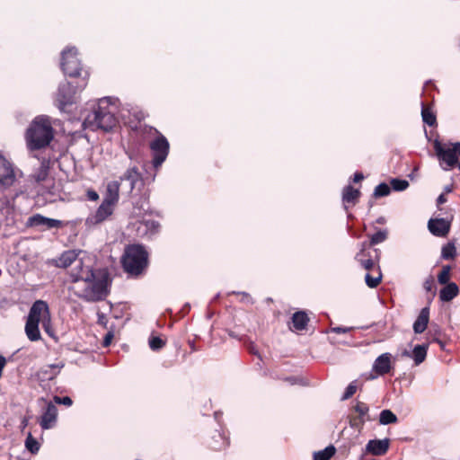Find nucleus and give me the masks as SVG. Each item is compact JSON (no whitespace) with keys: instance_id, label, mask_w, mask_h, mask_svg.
I'll list each match as a JSON object with an SVG mask.
<instances>
[{"instance_id":"obj_32","label":"nucleus","mask_w":460,"mask_h":460,"mask_svg":"<svg viewBox=\"0 0 460 460\" xmlns=\"http://www.w3.org/2000/svg\"><path fill=\"white\" fill-rule=\"evenodd\" d=\"M450 271L451 267L449 265H445L442 267L441 271L438 275V281L441 285H447L449 282L450 279Z\"/></svg>"},{"instance_id":"obj_17","label":"nucleus","mask_w":460,"mask_h":460,"mask_svg":"<svg viewBox=\"0 0 460 460\" xmlns=\"http://www.w3.org/2000/svg\"><path fill=\"white\" fill-rule=\"evenodd\" d=\"M57 415H58V409L57 407L49 402L48 403L46 410L44 413L41 416L40 424L43 429H51L56 420H57Z\"/></svg>"},{"instance_id":"obj_48","label":"nucleus","mask_w":460,"mask_h":460,"mask_svg":"<svg viewBox=\"0 0 460 460\" xmlns=\"http://www.w3.org/2000/svg\"><path fill=\"white\" fill-rule=\"evenodd\" d=\"M218 437H220V438H222L223 443H222V445H221V446H219V447H215V449H217V450H220V449H222V448L226 447L228 445V441H227V439H226L223 435L218 434Z\"/></svg>"},{"instance_id":"obj_44","label":"nucleus","mask_w":460,"mask_h":460,"mask_svg":"<svg viewBox=\"0 0 460 460\" xmlns=\"http://www.w3.org/2000/svg\"><path fill=\"white\" fill-rule=\"evenodd\" d=\"M361 265L364 267V269L370 270L374 268V261L371 259L361 261Z\"/></svg>"},{"instance_id":"obj_16","label":"nucleus","mask_w":460,"mask_h":460,"mask_svg":"<svg viewBox=\"0 0 460 460\" xmlns=\"http://www.w3.org/2000/svg\"><path fill=\"white\" fill-rule=\"evenodd\" d=\"M389 445L390 440L388 438L371 439L367 442L366 450L373 456H382L387 452Z\"/></svg>"},{"instance_id":"obj_55","label":"nucleus","mask_w":460,"mask_h":460,"mask_svg":"<svg viewBox=\"0 0 460 460\" xmlns=\"http://www.w3.org/2000/svg\"><path fill=\"white\" fill-rule=\"evenodd\" d=\"M22 427H23V428H24V427H26V426H27V424H28V420H27L26 418H24V419L22 420Z\"/></svg>"},{"instance_id":"obj_18","label":"nucleus","mask_w":460,"mask_h":460,"mask_svg":"<svg viewBox=\"0 0 460 460\" xmlns=\"http://www.w3.org/2000/svg\"><path fill=\"white\" fill-rule=\"evenodd\" d=\"M119 181H112L108 182L103 200L117 205L119 199Z\"/></svg>"},{"instance_id":"obj_49","label":"nucleus","mask_w":460,"mask_h":460,"mask_svg":"<svg viewBox=\"0 0 460 460\" xmlns=\"http://www.w3.org/2000/svg\"><path fill=\"white\" fill-rule=\"evenodd\" d=\"M363 179H364V175L361 172H356L354 174L353 181L354 182H358V181H360Z\"/></svg>"},{"instance_id":"obj_1","label":"nucleus","mask_w":460,"mask_h":460,"mask_svg":"<svg viewBox=\"0 0 460 460\" xmlns=\"http://www.w3.org/2000/svg\"><path fill=\"white\" fill-rule=\"evenodd\" d=\"M75 294L88 302L102 300L108 295L109 276L105 270H93L80 259L70 271Z\"/></svg>"},{"instance_id":"obj_41","label":"nucleus","mask_w":460,"mask_h":460,"mask_svg":"<svg viewBox=\"0 0 460 460\" xmlns=\"http://www.w3.org/2000/svg\"><path fill=\"white\" fill-rule=\"evenodd\" d=\"M54 400L57 403L64 404L66 406H71L73 403L72 399L68 396H64V397L55 396Z\"/></svg>"},{"instance_id":"obj_19","label":"nucleus","mask_w":460,"mask_h":460,"mask_svg":"<svg viewBox=\"0 0 460 460\" xmlns=\"http://www.w3.org/2000/svg\"><path fill=\"white\" fill-rule=\"evenodd\" d=\"M429 307H424L421 309L418 318L413 323V331L415 333H422L429 323Z\"/></svg>"},{"instance_id":"obj_25","label":"nucleus","mask_w":460,"mask_h":460,"mask_svg":"<svg viewBox=\"0 0 460 460\" xmlns=\"http://www.w3.org/2000/svg\"><path fill=\"white\" fill-rule=\"evenodd\" d=\"M427 351H428V345L421 344V345H416L412 349V359L414 360V363L416 366L421 364L426 357H427Z\"/></svg>"},{"instance_id":"obj_10","label":"nucleus","mask_w":460,"mask_h":460,"mask_svg":"<svg viewBox=\"0 0 460 460\" xmlns=\"http://www.w3.org/2000/svg\"><path fill=\"white\" fill-rule=\"evenodd\" d=\"M115 207V205L102 199V202L94 214H92L87 217L86 224L98 225L102 223L113 214Z\"/></svg>"},{"instance_id":"obj_26","label":"nucleus","mask_w":460,"mask_h":460,"mask_svg":"<svg viewBox=\"0 0 460 460\" xmlns=\"http://www.w3.org/2000/svg\"><path fill=\"white\" fill-rule=\"evenodd\" d=\"M308 320L305 313L296 312L293 314L292 323L295 329L301 331L306 327Z\"/></svg>"},{"instance_id":"obj_7","label":"nucleus","mask_w":460,"mask_h":460,"mask_svg":"<svg viewBox=\"0 0 460 460\" xmlns=\"http://www.w3.org/2000/svg\"><path fill=\"white\" fill-rule=\"evenodd\" d=\"M61 68L64 74L70 77L80 75L82 66L77 58V50L75 48H67L62 51Z\"/></svg>"},{"instance_id":"obj_29","label":"nucleus","mask_w":460,"mask_h":460,"mask_svg":"<svg viewBox=\"0 0 460 460\" xmlns=\"http://www.w3.org/2000/svg\"><path fill=\"white\" fill-rule=\"evenodd\" d=\"M336 449L333 446H329L323 450L315 452L314 454V460H330V458L335 454Z\"/></svg>"},{"instance_id":"obj_30","label":"nucleus","mask_w":460,"mask_h":460,"mask_svg":"<svg viewBox=\"0 0 460 460\" xmlns=\"http://www.w3.org/2000/svg\"><path fill=\"white\" fill-rule=\"evenodd\" d=\"M25 447L31 454H37L40 450V443L32 437L31 432L28 433L26 438Z\"/></svg>"},{"instance_id":"obj_27","label":"nucleus","mask_w":460,"mask_h":460,"mask_svg":"<svg viewBox=\"0 0 460 460\" xmlns=\"http://www.w3.org/2000/svg\"><path fill=\"white\" fill-rule=\"evenodd\" d=\"M360 192L358 190L347 186L342 192V199L345 203H355L358 199Z\"/></svg>"},{"instance_id":"obj_12","label":"nucleus","mask_w":460,"mask_h":460,"mask_svg":"<svg viewBox=\"0 0 460 460\" xmlns=\"http://www.w3.org/2000/svg\"><path fill=\"white\" fill-rule=\"evenodd\" d=\"M50 315L48 304L43 300H37L33 303L30 309L28 319L37 322V323H42L44 319Z\"/></svg>"},{"instance_id":"obj_39","label":"nucleus","mask_w":460,"mask_h":460,"mask_svg":"<svg viewBox=\"0 0 460 460\" xmlns=\"http://www.w3.org/2000/svg\"><path fill=\"white\" fill-rule=\"evenodd\" d=\"M164 341L159 337H152L149 340V347L152 350H158L164 346Z\"/></svg>"},{"instance_id":"obj_23","label":"nucleus","mask_w":460,"mask_h":460,"mask_svg":"<svg viewBox=\"0 0 460 460\" xmlns=\"http://www.w3.org/2000/svg\"><path fill=\"white\" fill-rule=\"evenodd\" d=\"M39 324L37 322L27 318L25 324V333L31 341H37L41 339Z\"/></svg>"},{"instance_id":"obj_22","label":"nucleus","mask_w":460,"mask_h":460,"mask_svg":"<svg viewBox=\"0 0 460 460\" xmlns=\"http://www.w3.org/2000/svg\"><path fill=\"white\" fill-rule=\"evenodd\" d=\"M141 180L140 173L137 167L128 168L124 174L120 177V181H126L129 184V191H132L136 183Z\"/></svg>"},{"instance_id":"obj_28","label":"nucleus","mask_w":460,"mask_h":460,"mask_svg":"<svg viewBox=\"0 0 460 460\" xmlns=\"http://www.w3.org/2000/svg\"><path fill=\"white\" fill-rule=\"evenodd\" d=\"M379 422L382 425H388L397 422L396 415L390 410H383L379 415Z\"/></svg>"},{"instance_id":"obj_50","label":"nucleus","mask_w":460,"mask_h":460,"mask_svg":"<svg viewBox=\"0 0 460 460\" xmlns=\"http://www.w3.org/2000/svg\"><path fill=\"white\" fill-rule=\"evenodd\" d=\"M241 294H242V296H243L242 300H243V302H246V303H252V297L250 296V295H249V294H247V293H241Z\"/></svg>"},{"instance_id":"obj_9","label":"nucleus","mask_w":460,"mask_h":460,"mask_svg":"<svg viewBox=\"0 0 460 460\" xmlns=\"http://www.w3.org/2000/svg\"><path fill=\"white\" fill-rule=\"evenodd\" d=\"M153 153V165L158 168L165 161L169 153V143L164 136L157 137L150 143Z\"/></svg>"},{"instance_id":"obj_47","label":"nucleus","mask_w":460,"mask_h":460,"mask_svg":"<svg viewBox=\"0 0 460 460\" xmlns=\"http://www.w3.org/2000/svg\"><path fill=\"white\" fill-rule=\"evenodd\" d=\"M112 339H113V333H112L111 332H109L105 335V337H104V340H103V346H104V347H108V346L111 344V342Z\"/></svg>"},{"instance_id":"obj_60","label":"nucleus","mask_w":460,"mask_h":460,"mask_svg":"<svg viewBox=\"0 0 460 460\" xmlns=\"http://www.w3.org/2000/svg\"><path fill=\"white\" fill-rule=\"evenodd\" d=\"M458 168H459V170H460V163L458 164Z\"/></svg>"},{"instance_id":"obj_21","label":"nucleus","mask_w":460,"mask_h":460,"mask_svg":"<svg viewBox=\"0 0 460 460\" xmlns=\"http://www.w3.org/2000/svg\"><path fill=\"white\" fill-rule=\"evenodd\" d=\"M459 294V288L455 282H450L440 290L439 298L442 302H449Z\"/></svg>"},{"instance_id":"obj_46","label":"nucleus","mask_w":460,"mask_h":460,"mask_svg":"<svg viewBox=\"0 0 460 460\" xmlns=\"http://www.w3.org/2000/svg\"><path fill=\"white\" fill-rule=\"evenodd\" d=\"M351 328L349 327H333L332 328V332L335 333H346L349 332Z\"/></svg>"},{"instance_id":"obj_59","label":"nucleus","mask_w":460,"mask_h":460,"mask_svg":"<svg viewBox=\"0 0 460 460\" xmlns=\"http://www.w3.org/2000/svg\"><path fill=\"white\" fill-rule=\"evenodd\" d=\"M215 418L217 419L218 418V412H215Z\"/></svg>"},{"instance_id":"obj_8","label":"nucleus","mask_w":460,"mask_h":460,"mask_svg":"<svg viewBox=\"0 0 460 460\" xmlns=\"http://www.w3.org/2000/svg\"><path fill=\"white\" fill-rule=\"evenodd\" d=\"M17 172L13 164L0 155V190H5L14 184Z\"/></svg>"},{"instance_id":"obj_33","label":"nucleus","mask_w":460,"mask_h":460,"mask_svg":"<svg viewBox=\"0 0 460 460\" xmlns=\"http://www.w3.org/2000/svg\"><path fill=\"white\" fill-rule=\"evenodd\" d=\"M382 279V273L379 269H377V275L376 277H372L369 273H367L365 276V281L367 287L374 288H376Z\"/></svg>"},{"instance_id":"obj_40","label":"nucleus","mask_w":460,"mask_h":460,"mask_svg":"<svg viewBox=\"0 0 460 460\" xmlns=\"http://www.w3.org/2000/svg\"><path fill=\"white\" fill-rule=\"evenodd\" d=\"M357 391V386L355 382L350 383L345 390L344 394L341 397V400H347L350 398Z\"/></svg>"},{"instance_id":"obj_53","label":"nucleus","mask_w":460,"mask_h":460,"mask_svg":"<svg viewBox=\"0 0 460 460\" xmlns=\"http://www.w3.org/2000/svg\"><path fill=\"white\" fill-rule=\"evenodd\" d=\"M402 356L412 358V351L409 352L408 350H404L402 351Z\"/></svg>"},{"instance_id":"obj_45","label":"nucleus","mask_w":460,"mask_h":460,"mask_svg":"<svg viewBox=\"0 0 460 460\" xmlns=\"http://www.w3.org/2000/svg\"><path fill=\"white\" fill-rule=\"evenodd\" d=\"M87 198L89 200L96 201L99 199V194L95 190H90L87 191Z\"/></svg>"},{"instance_id":"obj_36","label":"nucleus","mask_w":460,"mask_h":460,"mask_svg":"<svg viewBox=\"0 0 460 460\" xmlns=\"http://www.w3.org/2000/svg\"><path fill=\"white\" fill-rule=\"evenodd\" d=\"M390 191H391L390 187L386 183L383 182V183L378 184L375 188L374 196L377 197V198L385 197V196L389 195Z\"/></svg>"},{"instance_id":"obj_13","label":"nucleus","mask_w":460,"mask_h":460,"mask_svg":"<svg viewBox=\"0 0 460 460\" xmlns=\"http://www.w3.org/2000/svg\"><path fill=\"white\" fill-rule=\"evenodd\" d=\"M27 224L32 227L41 226L43 229H51L60 227L62 226V221L49 218L40 214H36L29 217Z\"/></svg>"},{"instance_id":"obj_14","label":"nucleus","mask_w":460,"mask_h":460,"mask_svg":"<svg viewBox=\"0 0 460 460\" xmlns=\"http://www.w3.org/2000/svg\"><path fill=\"white\" fill-rule=\"evenodd\" d=\"M428 228L433 235L443 237L450 230V222L446 218H430L428 222Z\"/></svg>"},{"instance_id":"obj_38","label":"nucleus","mask_w":460,"mask_h":460,"mask_svg":"<svg viewBox=\"0 0 460 460\" xmlns=\"http://www.w3.org/2000/svg\"><path fill=\"white\" fill-rule=\"evenodd\" d=\"M387 237V232L385 230H380L371 236V244H378L383 243Z\"/></svg>"},{"instance_id":"obj_52","label":"nucleus","mask_w":460,"mask_h":460,"mask_svg":"<svg viewBox=\"0 0 460 460\" xmlns=\"http://www.w3.org/2000/svg\"><path fill=\"white\" fill-rule=\"evenodd\" d=\"M146 226L147 227H152V228H156V227H158V224L155 223V221H147L146 222Z\"/></svg>"},{"instance_id":"obj_11","label":"nucleus","mask_w":460,"mask_h":460,"mask_svg":"<svg viewBox=\"0 0 460 460\" xmlns=\"http://www.w3.org/2000/svg\"><path fill=\"white\" fill-rule=\"evenodd\" d=\"M353 411L358 414V417L350 420V426L361 429L365 422L370 421L369 407L367 403L358 401L353 406Z\"/></svg>"},{"instance_id":"obj_51","label":"nucleus","mask_w":460,"mask_h":460,"mask_svg":"<svg viewBox=\"0 0 460 460\" xmlns=\"http://www.w3.org/2000/svg\"><path fill=\"white\" fill-rule=\"evenodd\" d=\"M447 201V199L445 197L444 194H440L438 197V199H437V202L438 204H443Z\"/></svg>"},{"instance_id":"obj_37","label":"nucleus","mask_w":460,"mask_h":460,"mask_svg":"<svg viewBox=\"0 0 460 460\" xmlns=\"http://www.w3.org/2000/svg\"><path fill=\"white\" fill-rule=\"evenodd\" d=\"M48 174V167L41 165L33 174V178L37 182H41L47 179Z\"/></svg>"},{"instance_id":"obj_57","label":"nucleus","mask_w":460,"mask_h":460,"mask_svg":"<svg viewBox=\"0 0 460 460\" xmlns=\"http://www.w3.org/2000/svg\"><path fill=\"white\" fill-rule=\"evenodd\" d=\"M103 318H104L103 315H99V323H102L103 322Z\"/></svg>"},{"instance_id":"obj_31","label":"nucleus","mask_w":460,"mask_h":460,"mask_svg":"<svg viewBox=\"0 0 460 460\" xmlns=\"http://www.w3.org/2000/svg\"><path fill=\"white\" fill-rule=\"evenodd\" d=\"M456 255V248L454 243H448L442 247L441 256L445 260L454 259Z\"/></svg>"},{"instance_id":"obj_34","label":"nucleus","mask_w":460,"mask_h":460,"mask_svg":"<svg viewBox=\"0 0 460 460\" xmlns=\"http://www.w3.org/2000/svg\"><path fill=\"white\" fill-rule=\"evenodd\" d=\"M421 117L424 123H426L429 126H433L436 123V116L433 114L431 111L425 108L424 106L422 107L421 110Z\"/></svg>"},{"instance_id":"obj_5","label":"nucleus","mask_w":460,"mask_h":460,"mask_svg":"<svg viewBox=\"0 0 460 460\" xmlns=\"http://www.w3.org/2000/svg\"><path fill=\"white\" fill-rule=\"evenodd\" d=\"M434 149L443 170L448 171L457 164V155H460V142L443 145L438 140H435Z\"/></svg>"},{"instance_id":"obj_15","label":"nucleus","mask_w":460,"mask_h":460,"mask_svg":"<svg viewBox=\"0 0 460 460\" xmlns=\"http://www.w3.org/2000/svg\"><path fill=\"white\" fill-rule=\"evenodd\" d=\"M392 368V355L388 352L378 356L373 363L372 370L379 376H384L390 372Z\"/></svg>"},{"instance_id":"obj_43","label":"nucleus","mask_w":460,"mask_h":460,"mask_svg":"<svg viewBox=\"0 0 460 460\" xmlns=\"http://www.w3.org/2000/svg\"><path fill=\"white\" fill-rule=\"evenodd\" d=\"M434 279L432 277H429V279H427L424 282V288L428 291V292H431L433 291L434 289Z\"/></svg>"},{"instance_id":"obj_3","label":"nucleus","mask_w":460,"mask_h":460,"mask_svg":"<svg viewBox=\"0 0 460 460\" xmlns=\"http://www.w3.org/2000/svg\"><path fill=\"white\" fill-rule=\"evenodd\" d=\"M54 137V130L48 116L36 117L29 126L25 139L31 150H39L48 146Z\"/></svg>"},{"instance_id":"obj_58","label":"nucleus","mask_w":460,"mask_h":460,"mask_svg":"<svg viewBox=\"0 0 460 460\" xmlns=\"http://www.w3.org/2000/svg\"><path fill=\"white\" fill-rule=\"evenodd\" d=\"M446 190H447V192H449V191H451V189H450L449 187H447V188H446Z\"/></svg>"},{"instance_id":"obj_24","label":"nucleus","mask_w":460,"mask_h":460,"mask_svg":"<svg viewBox=\"0 0 460 460\" xmlns=\"http://www.w3.org/2000/svg\"><path fill=\"white\" fill-rule=\"evenodd\" d=\"M63 367V364H51L43 367L40 370L41 377L47 380H52L58 375Z\"/></svg>"},{"instance_id":"obj_56","label":"nucleus","mask_w":460,"mask_h":460,"mask_svg":"<svg viewBox=\"0 0 460 460\" xmlns=\"http://www.w3.org/2000/svg\"><path fill=\"white\" fill-rule=\"evenodd\" d=\"M377 223H379V224H383V223H385V218H384V217H379V218L377 219Z\"/></svg>"},{"instance_id":"obj_54","label":"nucleus","mask_w":460,"mask_h":460,"mask_svg":"<svg viewBox=\"0 0 460 460\" xmlns=\"http://www.w3.org/2000/svg\"><path fill=\"white\" fill-rule=\"evenodd\" d=\"M433 341L438 342V343L440 345V347H441L442 349L444 348V344H443V342H442L440 340H438V338H434V339H433Z\"/></svg>"},{"instance_id":"obj_4","label":"nucleus","mask_w":460,"mask_h":460,"mask_svg":"<svg viewBox=\"0 0 460 460\" xmlns=\"http://www.w3.org/2000/svg\"><path fill=\"white\" fill-rule=\"evenodd\" d=\"M124 270L133 276L140 275L148 264V253L140 244H131L125 248L121 259Z\"/></svg>"},{"instance_id":"obj_42","label":"nucleus","mask_w":460,"mask_h":460,"mask_svg":"<svg viewBox=\"0 0 460 460\" xmlns=\"http://www.w3.org/2000/svg\"><path fill=\"white\" fill-rule=\"evenodd\" d=\"M42 324V327L43 329L45 330V332L52 336V330H51V317L50 315L48 316L46 319L43 320V322L41 323Z\"/></svg>"},{"instance_id":"obj_35","label":"nucleus","mask_w":460,"mask_h":460,"mask_svg":"<svg viewBox=\"0 0 460 460\" xmlns=\"http://www.w3.org/2000/svg\"><path fill=\"white\" fill-rule=\"evenodd\" d=\"M391 186L394 190L402 191L409 187V182L406 180L392 179Z\"/></svg>"},{"instance_id":"obj_20","label":"nucleus","mask_w":460,"mask_h":460,"mask_svg":"<svg viewBox=\"0 0 460 460\" xmlns=\"http://www.w3.org/2000/svg\"><path fill=\"white\" fill-rule=\"evenodd\" d=\"M78 252L75 250H68L64 252L57 261V266L67 268L73 263L78 261Z\"/></svg>"},{"instance_id":"obj_6","label":"nucleus","mask_w":460,"mask_h":460,"mask_svg":"<svg viewBox=\"0 0 460 460\" xmlns=\"http://www.w3.org/2000/svg\"><path fill=\"white\" fill-rule=\"evenodd\" d=\"M83 81V84L76 88H75L69 82H64L59 84L56 94V102L61 111H64L66 106L75 102L77 92L82 91L86 86L85 79Z\"/></svg>"},{"instance_id":"obj_2","label":"nucleus","mask_w":460,"mask_h":460,"mask_svg":"<svg viewBox=\"0 0 460 460\" xmlns=\"http://www.w3.org/2000/svg\"><path fill=\"white\" fill-rule=\"evenodd\" d=\"M119 112V100L104 97L99 100L98 107L88 114L84 125L93 130L100 128L104 131L112 129L117 124L116 114Z\"/></svg>"}]
</instances>
